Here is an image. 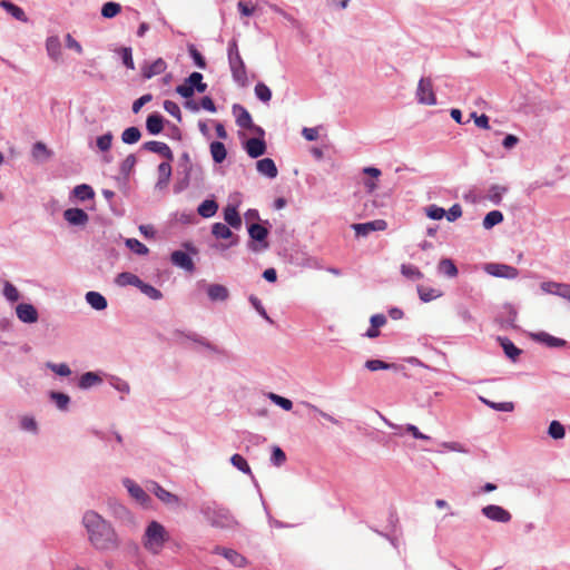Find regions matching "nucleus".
<instances>
[{
	"mask_svg": "<svg viewBox=\"0 0 570 570\" xmlns=\"http://www.w3.org/2000/svg\"><path fill=\"white\" fill-rule=\"evenodd\" d=\"M401 274L411 281H420L423 278L422 272L412 264H402Z\"/></svg>",
	"mask_w": 570,
	"mask_h": 570,
	"instance_id": "47",
	"label": "nucleus"
},
{
	"mask_svg": "<svg viewBox=\"0 0 570 570\" xmlns=\"http://www.w3.org/2000/svg\"><path fill=\"white\" fill-rule=\"evenodd\" d=\"M49 399L56 404L57 409L60 411H67L69 403H70V396L62 392L51 391L49 393Z\"/></svg>",
	"mask_w": 570,
	"mask_h": 570,
	"instance_id": "40",
	"label": "nucleus"
},
{
	"mask_svg": "<svg viewBox=\"0 0 570 570\" xmlns=\"http://www.w3.org/2000/svg\"><path fill=\"white\" fill-rule=\"evenodd\" d=\"M19 428L21 431L28 432L32 435H37L39 433L38 422L32 415H22L19 419Z\"/></svg>",
	"mask_w": 570,
	"mask_h": 570,
	"instance_id": "34",
	"label": "nucleus"
},
{
	"mask_svg": "<svg viewBox=\"0 0 570 570\" xmlns=\"http://www.w3.org/2000/svg\"><path fill=\"white\" fill-rule=\"evenodd\" d=\"M91 547L97 551H111L119 547V538L112 524L95 510H87L81 518Z\"/></svg>",
	"mask_w": 570,
	"mask_h": 570,
	"instance_id": "1",
	"label": "nucleus"
},
{
	"mask_svg": "<svg viewBox=\"0 0 570 570\" xmlns=\"http://www.w3.org/2000/svg\"><path fill=\"white\" fill-rule=\"evenodd\" d=\"M286 461L285 452L277 445L272 449L271 462L275 466H282Z\"/></svg>",
	"mask_w": 570,
	"mask_h": 570,
	"instance_id": "64",
	"label": "nucleus"
},
{
	"mask_svg": "<svg viewBox=\"0 0 570 570\" xmlns=\"http://www.w3.org/2000/svg\"><path fill=\"white\" fill-rule=\"evenodd\" d=\"M2 294L6 299L11 303H14L20 298L18 288L10 282H4Z\"/></svg>",
	"mask_w": 570,
	"mask_h": 570,
	"instance_id": "56",
	"label": "nucleus"
},
{
	"mask_svg": "<svg viewBox=\"0 0 570 570\" xmlns=\"http://www.w3.org/2000/svg\"><path fill=\"white\" fill-rule=\"evenodd\" d=\"M171 161H163L158 165V181L156 183V188L163 189L167 187L170 177H171Z\"/></svg>",
	"mask_w": 570,
	"mask_h": 570,
	"instance_id": "28",
	"label": "nucleus"
},
{
	"mask_svg": "<svg viewBox=\"0 0 570 570\" xmlns=\"http://www.w3.org/2000/svg\"><path fill=\"white\" fill-rule=\"evenodd\" d=\"M198 286L206 289L210 302H226L229 298V291L222 284H207L204 279L198 282Z\"/></svg>",
	"mask_w": 570,
	"mask_h": 570,
	"instance_id": "9",
	"label": "nucleus"
},
{
	"mask_svg": "<svg viewBox=\"0 0 570 570\" xmlns=\"http://www.w3.org/2000/svg\"><path fill=\"white\" fill-rule=\"evenodd\" d=\"M225 559H227L230 564L238 568L245 567L247 564V559L234 549H230L229 552H227V557Z\"/></svg>",
	"mask_w": 570,
	"mask_h": 570,
	"instance_id": "60",
	"label": "nucleus"
},
{
	"mask_svg": "<svg viewBox=\"0 0 570 570\" xmlns=\"http://www.w3.org/2000/svg\"><path fill=\"white\" fill-rule=\"evenodd\" d=\"M509 188L507 186L502 185H491L487 198L493 204V205H500L502 202V197L505 193H508Z\"/></svg>",
	"mask_w": 570,
	"mask_h": 570,
	"instance_id": "35",
	"label": "nucleus"
},
{
	"mask_svg": "<svg viewBox=\"0 0 570 570\" xmlns=\"http://www.w3.org/2000/svg\"><path fill=\"white\" fill-rule=\"evenodd\" d=\"M209 148H210V154H212L213 160L216 164H222L226 159L227 150L223 142L213 141L210 144Z\"/></svg>",
	"mask_w": 570,
	"mask_h": 570,
	"instance_id": "42",
	"label": "nucleus"
},
{
	"mask_svg": "<svg viewBox=\"0 0 570 570\" xmlns=\"http://www.w3.org/2000/svg\"><path fill=\"white\" fill-rule=\"evenodd\" d=\"M102 379L95 372H86L79 377L78 386L81 390H88L100 384Z\"/></svg>",
	"mask_w": 570,
	"mask_h": 570,
	"instance_id": "33",
	"label": "nucleus"
},
{
	"mask_svg": "<svg viewBox=\"0 0 570 570\" xmlns=\"http://www.w3.org/2000/svg\"><path fill=\"white\" fill-rule=\"evenodd\" d=\"M185 336H186V338L205 347L206 350L210 351L212 353L222 354V355L226 354V351L224 348L210 343L206 337H204L197 333L190 332V333L185 334Z\"/></svg>",
	"mask_w": 570,
	"mask_h": 570,
	"instance_id": "24",
	"label": "nucleus"
},
{
	"mask_svg": "<svg viewBox=\"0 0 570 570\" xmlns=\"http://www.w3.org/2000/svg\"><path fill=\"white\" fill-rule=\"evenodd\" d=\"M108 508L111 517L117 520L122 527L129 530H135L138 527V522L134 513L122 503L117 500H110Z\"/></svg>",
	"mask_w": 570,
	"mask_h": 570,
	"instance_id": "5",
	"label": "nucleus"
},
{
	"mask_svg": "<svg viewBox=\"0 0 570 570\" xmlns=\"http://www.w3.org/2000/svg\"><path fill=\"white\" fill-rule=\"evenodd\" d=\"M137 159L134 154H130L126 157V159L120 164V174L128 178L134 167L136 166Z\"/></svg>",
	"mask_w": 570,
	"mask_h": 570,
	"instance_id": "57",
	"label": "nucleus"
},
{
	"mask_svg": "<svg viewBox=\"0 0 570 570\" xmlns=\"http://www.w3.org/2000/svg\"><path fill=\"white\" fill-rule=\"evenodd\" d=\"M72 194L77 199H79L81 202L92 199L95 196V191H94L92 187L87 184L77 185L72 189Z\"/></svg>",
	"mask_w": 570,
	"mask_h": 570,
	"instance_id": "41",
	"label": "nucleus"
},
{
	"mask_svg": "<svg viewBox=\"0 0 570 570\" xmlns=\"http://www.w3.org/2000/svg\"><path fill=\"white\" fill-rule=\"evenodd\" d=\"M498 341L501 347L503 348V352L507 355V357L510 358L511 361H517L522 351L518 346H515L514 343L508 337L499 336Z\"/></svg>",
	"mask_w": 570,
	"mask_h": 570,
	"instance_id": "31",
	"label": "nucleus"
},
{
	"mask_svg": "<svg viewBox=\"0 0 570 570\" xmlns=\"http://www.w3.org/2000/svg\"><path fill=\"white\" fill-rule=\"evenodd\" d=\"M46 49H47L48 56L51 59L58 60L61 55V43H60L59 38L56 36L49 37L46 40Z\"/></svg>",
	"mask_w": 570,
	"mask_h": 570,
	"instance_id": "39",
	"label": "nucleus"
},
{
	"mask_svg": "<svg viewBox=\"0 0 570 570\" xmlns=\"http://www.w3.org/2000/svg\"><path fill=\"white\" fill-rule=\"evenodd\" d=\"M386 227L387 223L384 219H375L367 223L352 225L357 237H366L371 232L385 230Z\"/></svg>",
	"mask_w": 570,
	"mask_h": 570,
	"instance_id": "12",
	"label": "nucleus"
},
{
	"mask_svg": "<svg viewBox=\"0 0 570 570\" xmlns=\"http://www.w3.org/2000/svg\"><path fill=\"white\" fill-rule=\"evenodd\" d=\"M141 132L138 127L126 128L121 134V140L127 145H132L139 141Z\"/></svg>",
	"mask_w": 570,
	"mask_h": 570,
	"instance_id": "46",
	"label": "nucleus"
},
{
	"mask_svg": "<svg viewBox=\"0 0 570 570\" xmlns=\"http://www.w3.org/2000/svg\"><path fill=\"white\" fill-rule=\"evenodd\" d=\"M200 513L215 528L232 529L237 524L230 511L215 501L204 502Z\"/></svg>",
	"mask_w": 570,
	"mask_h": 570,
	"instance_id": "2",
	"label": "nucleus"
},
{
	"mask_svg": "<svg viewBox=\"0 0 570 570\" xmlns=\"http://www.w3.org/2000/svg\"><path fill=\"white\" fill-rule=\"evenodd\" d=\"M227 58L233 80L240 86H245L247 82L246 66L239 53L238 43L235 38L228 42Z\"/></svg>",
	"mask_w": 570,
	"mask_h": 570,
	"instance_id": "4",
	"label": "nucleus"
},
{
	"mask_svg": "<svg viewBox=\"0 0 570 570\" xmlns=\"http://www.w3.org/2000/svg\"><path fill=\"white\" fill-rule=\"evenodd\" d=\"M125 244L131 252L140 256L147 255L149 252L148 247L137 238H127Z\"/></svg>",
	"mask_w": 570,
	"mask_h": 570,
	"instance_id": "50",
	"label": "nucleus"
},
{
	"mask_svg": "<svg viewBox=\"0 0 570 570\" xmlns=\"http://www.w3.org/2000/svg\"><path fill=\"white\" fill-rule=\"evenodd\" d=\"M481 402L488 405L489 407L501 411V412H512L514 410V404L512 402H493L485 397H480Z\"/></svg>",
	"mask_w": 570,
	"mask_h": 570,
	"instance_id": "49",
	"label": "nucleus"
},
{
	"mask_svg": "<svg viewBox=\"0 0 570 570\" xmlns=\"http://www.w3.org/2000/svg\"><path fill=\"white\" fill-rule=\"evenodd\" d=\"M224 219L233 228L238 229L242 226V218L236 206L228 205L224 208Z\"/></svg>",
	"mask_w": 570,
	"mask_h": 570,
	"instance_id": "30",
	"label": "nucleus"
},
{
	"mask_svg": "<svg viewBox=\"0 0 570 570\" xmlns=\"http://www.w3.org/2000/svg\"><path fill=\"white\" fill-rule=\"evenodd\" d=\"M541 289L547 294H552L569 301L570 297V285L563 283H557L553 281L543 282L540 285Z\"/></svg>",
	"mask_w": 570,
	"mask_h": 570,
	"instance_id": "13",
	"label": "nucleus"
},
{
	"mask_svg": "<svg viewBox=\"0 0 570 570\" xmlns=\"http://www.w3.org/2000/svg\"><path fill=\"white\" fill-rule=\"evenodd\" d=\"M481 512L489 520L499 523H508L512 519V515L508 510L497 504L485 505L482 508Z\"/></svg>",
	"mask_w": 570,
	"mask_h": 570,
	"instance_id": "11",
	"label": "nucleus"
},
{
	"mask_svg": "<svg viewBox=\"0 0 570 570\" xmlns=\"http://www.w3.org/2000/svg\"><path fill=\"white\" fill-rule=\"evenodd\" d=\"M420 299L428 303L441 296L440 291L425 286H417Z\"/></svg>",
	"mask_w": 570,
	"mask_h": 570,
	"instance_id": "51",
	"label": "nucleus"
},
{
	"mask_svg": "<svg viewBox=\"0 0 570 570\" xmlns=\"http://www.w3.org/2000/svg\"><path fill=\"white\" fill-rule=\"evenodd\" d=\"M168 540L169 534L165 527L153 520L148 523L142 535V546L151 554H159Z\"/></svg>",
	"mask_w": 570,
	"mask_h": 570,
	"instance_id": "3",
	"label": "nucleus"
},
{
	"mask_svg": "<svg viewBox=\"0 0 570 570\" xmlns=\"http://www.w3.org/2000/svg\"><path fill=\"white\" fill-rule=\"evenodd\" d=\"M197 75L198 71L191 72L181 85L176 87V92L185 99L191 98L197 86Z\"/></svg>",
	"mask_w": 570,
	"mask_h": 570,
	"instance_id": "19",
	"label": "nucleus"
},
{
	"mask_svg": "<svg viewBox=\"0 0 570 570\" xmlns=\"http://www.w3.org/2000/svg\"><path fill=\"white\" fill-rule=\"evenodd\" d=\"M218 210V204L214 199H205L197 208L198 215L204 218L213 217Z\"/></svg>",
	"mask_w": 570,
	"mask_h": 570,
	"instance_id": "36",
	"label": "nucleus"
},
{
	"mask_svg": "<svg viewBox=\"0 0 570 570\" xmlns=\"http://www.w3.org/2000/svg\"><path fill=\"white\" fill-rule=\"evenodd\" d=\"M438 272L446 277H455L459 273L454 262L450 258H442L438 264Z\"/></svg>",
	"mask_w": 570,
	"mask_h": 570,
	"instance_id": "38",
	"label": "nucleus"
},
{
	"mask_svg": "<svg viewBox=\"0 0 570 570\" xmlns=\"http://www.w3.org/2000/svg\"><path fill=\"white\" fill-rule=\"evenodd\" d=\"M183 246L186 249V252L174 250L170 255V261L175 266L183 268L187 272H193L195 269V264L193 262V258L190 257V254L196 255L197 248L191 243H184Z\"/></svg>",
	"mask_w": 570,
	"mask_h": 570,
	"instance_id": "7",
	"label": "nucleus"
},
{
	"mask_svg": "<svg viewBox=\"0 0 570 570\" xmlns=\"http://www.w3.org/2000/svg\"><path fill=\"white\" fill-rule=\"evenodd\" d=\"M416 99L419 104L434 106L436 105V97L433 91V83L431 78H421L416 89Z\"/></svg>",
	"mask_w": 570,
	"mask_h": 570,
	"instance_id": "8",
	"label": "nucleus"
},
{
	"mask_svg": "<svg viewBox=\"0 0 570 570\" xmlns=\"http://www.w3.org/2000/svg\"><path fill=\"white\" fill-rule=\"evenodd\" d=\"M268 397L274 404L278 405L285 411H291L293 407V402L289 399H286L275 393H269Z\"/></svg>",
	"mask_w": 570,
	"mask_h": 570,
	"instance_id": "62",
	"label": "nucleus"
},
{
	"mask_svg": "<svg viewBox=\"0 0 570 570\" xmlns=\"http://www.w3.org/2000/svg\"><path fill=\"white\" fill-rule=\"evenodd\" d=\"M212 234L218 239L233 238L229 246H234L238 243V236H234L233 232L230 230V226H228L227 224L215 223L212 226Z\"/></svg>",
	"mask_w": 570,
	"mask_h": 570,
	"instance_id": "23",
	"label": "nucleus"
},
{
	"mask_svg": "<svg viewBox=\"0 0 570 570\" xmlns=\"http://www.w3.org/2000/svg\"><path fill=\"white\" fill-rule=\"evenodd\" d=\"M85 297L86 302L96 311H104L108 306L106 297L98 292L89 291Z\"/></svg>",
	"mask_w": 570,
	"mask_h": 570,
	"instance_id": "29",
	"label": "nucleus"
},
{
	"mask_svg": "<svg viewBox=\"0 0 570 570\" xmlns=\"http://www.w3.org/2000/svg\"><path fill=\"white\" fill-rule=\"evenodd\" d=\"M115 282L121 287L131 285L138 288L139 284H141V279L130 272H122L118 274Z\"/></svg>",
	"mask_w": 570,
	"mask_h": 570,
	"instance_id": "37",
	"label": "nucleus"
},
{
	"mask_svg": "<svg viewBox=\"0 0 570 570\" xmlns=\"http://www.w3.org/2000/svg\"><path fill=\"white\" fill-rule=\"evenodd\" d=\"M17 317L27 324H33L38 321L39 314L37 308L29 303H20L16 307Z\"/></svg>",
	"mask_w": 570,
	"mask_h": 570,
	"instance_id": "14",
	"label": "nucleus"
},
{
	"mask_svg": "<svg viewBox=\"0 0 570 570\" xmlns=\"http://www.w3.org/2000/svg\"><path fill=\"white\" fill-rule=\"evenodd\" d=\"M63 218L72 226H85L88 220V214L81 208H68L63 212Z\"/></svg>",
	"mask_w": 570,
	"mask_h": 570,
	"instance_id": "18",
	"label": "nucleus"
},
{
	"mask_svg": "<svg viewBox=\"0 0 570 570\" xmlns=\"http://www.w3.org/2000/svg\"><path fill=\"white\" fill-rule=\"evenodd\" d=\"M165 118L159 112H151L146 119V129L150 135H158L163 131Z\"/></svg>",
	"mask_w": 570,
	"mask_h": 570,
	"instance_id": "27",
	"label": "nucleus"
},
{
	"mask_svg": "<svg viewBox=\"0 0 570 570\" xmlns=\"http://www.w3.org/2000/svg\"><path fill=\"white\" fill-rule=\"evenodd\" d=\"M244 149L250 158H258L265 155L267 146L263 138H249L244 142Z\"/></svg>",
	"mask_w": 570,
	"mask_h": 570,
	"instance_id": "16",
	"label": "nucleus"
},
{
	"mask_svg": "<svg viewBox=\"0 0 570 570\" xmlns=\"http://www.w3.org/2000/svg\"><path fill=\"white\" fill-rule=\"evenodd\" d=\"M167 68V63L163 58L156 59L151 63H146L142 67L141 73L145 79H150L155 76L163 73Z\"/></svg>",
	"mask_w": 570,
	"mask_h": 570,
	"instance_id": "25",
	"label": "nucleus"
},
{
	"mask_svg": "<svg viewBox=\"0 0 570 570\" xmlns=\"http://www.w3.org/2000/svg\"><path fill=\"white\" fill-rule=\"evenodd\" d=\"M425 214L433 220H439L445 217L446 210L438 205H430L425 207Z\"/></svg>",
	"mask_w": 570,
	"mask_h": 570,
	"instance_id": "63",
	"label": "nucleus"
},
{
	"mask_svg": "<svg viewBox=\"0 0 570 570\" xmlns=\"http://www.w3.org/2000/svg\"><path fill=\"white\" fill-rule=\"evenodd\" d=\"M121 11V6L118 2L108 1L101 7V16L106 19H112Z\"/></svg>",
	"mask_w": 570,
	"mask_h": 570,
	"instance_id": "48",
	"label": "nucleus"
},
{
	"mask_svg": "<svg viewBox=\"0 0 570 570\" xmlns=\"http://www.w3.org/2000/svg\"><path fill=\"white\" fill-rule=\"evenodd\" d=\"M248 301L250 303V305L253 306V308L265 320L267 321L269 324H273V320L268 316L265 307L263 306L262 304V301L255 296V295H250L248 297Z\"/></svg>",
	"mask_w": 570,
	"mask_h": 570,
	"instance_id": "53",
	"label": "nucleus"
},
{
	"mask_svg": "<svg viewBox=\"0 0 570 570\" xmlns=\"http://www.w3.org/2000/svg\"><path fill=\"white\" fill-rule=\"evenodd\" d=\"M254 92L257 99L263 102H269L272 99V91L264 82L256 83Z\"/></svg>",
	"mask_w": 570,
	"mask_h": 570,
	"instance_id": "55",
	"label": "nucleus"
},
{
	"mask_svg": "<svg viewBox=\"0 0 570 570\" xmlns=\"http://www.w3.org/2000/svg\"><path fill=\"white\" fill-rule=\"evenodd\" d=\"M233 114L236 117V124L238 127L243 129H248L253 126L254 122L252 116L245 107L235 104L233 106Z\"/></svg>",
	"mask_w": 570,
	"mask_h": 570,
	"instance_id": "22",
	"label": "nucleus"
},
{
	"mask_svg": "<svg viewBox=\"0 0 570 570\" xmlns=\"http://www.w3.org/2000/svg\"><path fill=\"white\" fill-rule=\"evenodd\" d=\"M230 463H232V465L234 468H236L240 472L250 475L254 484L257 487V482L255 480V476L252 473V469H250V466L248 465L246 459L243 455L237 454V453L232 455Z\"/></svg>",
	"mask_w": 570,
	"mask_h": 570,
	"instance_id": "32",
	"label": "nucleus"
},
{
	"mask_svg": "<svg viewBox=\"0 0 570 570\" xmlns=\"http://www.w3.org/2000/svg\"><path fill=\"white\" fill-rule=\"evenodd\" d=\"M47 367L59 376H69L71 374V370L66 363L48 362Z\"/></svg>",
	"mask_w": 570,
	"mask_h": 570,
	"instance_id": "61",
	"label": "nucleus"
},
{
	"mask_svg": "<svg viewBox=\"0 0 570 570\" xmlns=\"http://www.w3.org/2000/svg\"><path fill=\"white\" fill-rule=\"evenodd\" d=\"M484 269L488 274L500 278L513 279L519 275V271L515 267L500 263L487 264Z\"/></svg>",
	"mask_w": 570,
	"mask_h": 570,
	"instance_id": "10",
	"label": "nucleus"
},
{
	"mask_svg": "<svg viewBox=\"0 0 570 570\" xmlns=\"http://www.w3.org/2000/svg\"><path fill=\"white\" fill-rule=\"evenodd\" d=\"M0 6L8 13H10L14 19L20 20V21H26L27 20L24 11L20 7L16 6L14 3H12V2H10L8 0H2L0 2Z\"/></svg>",
	"mask_w": 570,
	"mask_h": 570,
	"instance_id": "45",
	"label": "nucleus"
},
{
	"mask_svg": "<svg viewBox=\"0 0 570 570\" xmlns=\"http://www.w3.org/2000/svg\"><path fill=\"white\" fill-rule=\"evenodd\" d=\"M548 434L554 440L563 439L566 435L564 426L559 421H552L549 425Z\"/></svg>",
	"mask_w": 570,
	"mask_h": 570,
	"instance_id": "58",
	"label": "nucleus"
},
{
	"mask_svg": "<svg viewBox=\"0 0 570 570\" xmlns=\"http://www.w3.org/2000/svg\"><path fill=\"white\" fill-rule=\"evenodd\" d=\"M256 169L257 171L269 178L274 179L278 175L277 167L275 165V161L272 158H263L256 161Z\"/></svg>",
	"mask_w": 570,
	"mask_h": 570,
	"instance_id": "21",
	"label": "nucleus"
},
{
	"mask_svg": "<svg viewBox=\"0 0 570 570\" xmlns=\"http://www.w3.org/2000/svg\"><path fill=\"white\" fill-rule=\"evenodd\" d=\"M365 368L368 371H380V370H390L395 365L393 363H387L381 360H367L364 364Z\"/></svg>",
	"mask_w": 570,
	"mask_h": 570,
	"instance_id": "59",
	"label": "nucleus"
},
{
	"mask_svg": "<svg viewBox=\"0 0 570 570\" xmlns=\"http://www.w3.org/2000/svg\"><path fill=\"white\" fill-rule=\"evenodd\" d=\"M531 338L538 343L547 345L548 347H563L567 345L566 340L552 336L547 332L532 333Z\"/></svg>",
	"mask_w": 570,
	"mask_h": 570,
	"instance_id": "20",
	"label": "nucleus"
},
{
	"mask_svg": "<svg viewBox=\"0 0 570 570\" xmlns=\"http://www.w3.org/2000/svg\"><path fill=\"white\" fill-rule=\"evenodd\" d=\"M151 491L154 494L165 504L167 505H177L179 503V498L160 487L158 483L153 482Z\"/></svg>",
	"mask_w": 570,
	"mask_h": 570,
	"instance_id": "26",
	"label": "nucleus"
},
{
	"mask_svg": "<svg viewBox=\"0 0 570 570\" xmlns=\"http://www.w3.org/2000/svg\"><path fill=\"white\" fill-rule=\"evenodd\" d=\"M138 288L142 294H145L147 297H149L154 301H158V299L163 298V293L159 289H157L153 285L147 284L142 281H141V284H139Z\"/></svg>",
	"mask_w": 570,
	"mask_h": 570,
	"instance_id": "52",
	"label": "nucleus"
},
{
	"mask_svg": "<svg viewBox=\"0 0 570 570\" xmlns=\"http://www.w3.org/2000/svg\"><path fill=\"white\" fill-rule=\"evenodd\" d=\"M248 235L252 239L250 243H248V248L253 252H259L262 249L268 248L267 237L269 234V230L267 227L258 224L253 223L247 228Z\"/></svg>",
	"mask_w": 570,
	"mask_h": 570,
	"instance_id": "6",
	"label": "nucleus"
},
{
	"mask_svg": "<svg viewBox=\"0 0 570 570\" xmlns=\"http://www.w3.org/2000/svg\"><path fill=\"white\" fill-rule=\"evenodd\" d=\"M178 167L180 168L181 173L184 174V184L187 185L189 181L190 171L193 169L191 159L187 151L181 154V156L179 158Z\"/></svg>",
	"mask_w": 570,
	"mask_h": 570,
	"instance_id": "44",
	"label": "nucleus"
},
{
	"mask_svg": "<svg viewBox=\"0 0 570 570\" xmlns=\"http://www.w3.org/2000/svg\"><path fill=\"white\" fill-rule=\"evenodd\" d=\"M122 485L127 489L128 493L139 503L146 504L150 497L138 485L135 481L129 478L122 480Z\"/></svg>",
	"mask_w": 570,
	"mask_h": 570,
	"instance_id": "17",
	"label": "nucleus"
},
{
	"mask_svg": "<svg viewBox=\"0 0 570 570\" xmlns=\"http://www.w3.org/2000/svg\"><path fill=\"white\" fill-rule=\"evenodd\" d=\"M121 58L122 63L130 70L135 69V62L132 59V50L130 47H121L117 50Z\"/></svg>",
	"mask_w": 570,
	"mask_h": 570,
	"instance_id": "54",
	"label": "nucleus"
},
{
	"mask_svg": "<svg viewBox=\"0 0 570 570\" xmlns=\"http://www.w3.org/2000/svg\"><path fill=\"white\" fill-rule=\"evenodd\" d=\"M141 148L144 150L160 155L161 157H164L166 159V161L167 160L173 161V159H174V154H173L171 149L165 142L157 141V140H149V141L144 142Z\"/></svg>",
	"mask_w": 570,
	"mask_h": 570,
	"instance_id": "15",
	"label": "nucleus"
},
{
	"mask_svg": "<svg viewBox=\"0 0 570 570\" xmlns=\"http://www.w3.org/2000/svg\"><path fill=\"white\" fill-rule=\"evenodd\" d=\"M503 219V214L500 210H491L484 216L482 226L484 229H491L495 225L502 223Z\"/></svg>",
	"mask_w": 570,
	"mask_h": 570,
	"instance_id": "43",
	"label": "nucleus"
}]
</instances>
